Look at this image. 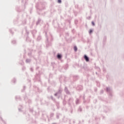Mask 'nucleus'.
<instances>
[{
	"label": "nucleus",
	"mask_w": 124,
	"mask_h": 124,
	"mask_svg": "<svg viewBox=\"0 0 124 124\" xmlns=\"http://www.w3.org/2000/svg\"><path fill=\"white\" fill-rule=\"evenodd\" d=\"M84 59H85V61H86V62H89V57H88L87 56L84 55Z\"/></svg>",
	"instance_id": "obj_1"
},
{
	"label": "nucleus",
	"mask_w": 124,
	"mask_h": 124,
	"mask_svg": "<svg viewBox=\"0 0 124 124\" xmlns=\"http://www.w3.org/2000/svg\"><path fill=\"white\" fill-rule=\"evenodd\" d=\"M57 58H58V59H61V58H62V56L60 54H58L57 55Z\"/></svg>",
	"instance_id": "obj_2"
},
{
	"label": "nucleus",
	"mask_w": 124,
	"mask_h": 124,
	"mask_svg": "<svg viewBox=\"0 0 124 124\" xmlns=\"http://www.w3.org/2000/svg\"><path fill=\"white\" fill-rule=\"evenodd\" d=\"M74 50L75 51H77V47H76V46H74Z\"/></svg>",
	"instance_id": "obj_3"
},
{
	"label": "nucleus",
	"mask_w": 124,
	"mask_h": 124,
	"mask_svg": "<svg viewBox=\"0 0 124 124\" xmlns=\"http://www.w3.org/2000/svg\"><path fill=\"white\" fill-rule=\"evenodd\" d=\"M58 2L61 3V2H62V0H58Z\"/></svg>",
	"instance_id": "obj_4"
},
{
	"label": "nucleus",
	"mask_w": 124,
	"mask_h": 124,
	"mask_svg": "<svg viewBox=\"0 0 124 124\" xmlns=\"http://www.w3.org/2000/svg\"><path fill=\"white\" fill-rule=\"evenodd\" d=\"M92 32H93V30H90L89 31V33H92Z\"/></svg>",
	"instance_id": "obj_5"
},
{
	"label": "nucleus",
	"mask_w": 124,
	"mask_h": 124,
	"mask_svg": "<svg viewBox=\"0 0 124 124\" xmlns=\"http://www.w3.org/2000/svg\"><path fill=\"white\" fill-rule=\"evenodd\" d=\"M92 24L93 26H94V22H93V21L92 22Z\"/></svg>",
	"instance_id": "obj_6"
}]
</instances>
